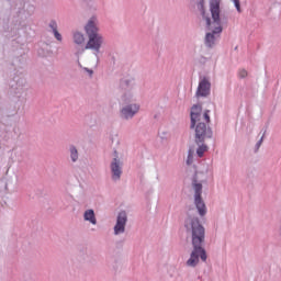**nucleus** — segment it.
<instances>
[{
	"label": "nucleus",
	"mask_w": 281,
	"mask_h": 281,
	"mask_svg": "<svg viewBox=\"0 0 281 281\" xmlns=\"http://www.w3.org/2000/svg\"><path fill=\"white\" fill-rule=\"evenodd\" d=\"M70 157L72 161H78V149L76 147H70Z\"/></svg>",
	"instance_id": "15"
},
{
	"label": "nucleus",
	"mask_w": 281,
	"mask_h": 281,
	"mask_svg": "<svg viewBox=\"0 0 281 281\" xmlns=\"http://www.w3.org/2000/svg\"><path fill=\"white\" fill-rule=\"evenodd\" d=\"M74 41L77 45H82L85 43V35L77 32L74 34Z\"/></svg>",
	"instance_id": "13"
},
{
	"label": "nucleus",
	"mask_w": 281,
	"mask_h": 281,
	"mask_svg": "<svg viewBox=\"0 0 281 281\" xmlns=\"http://www.w3.org/2000/svg\"><path fill=\"white\" fill-rule=\"evenodd\" d=\"M262 144V137L261 139L257 143V148H260V145Z\"/></svg>",
	"instance_id": "20"
},
{
	"label": "nucleus",
	"mask_w": 281,
	"mask_h": 281,
	"mask_svg": "<svg viewBox=\"0 0 281 281\" xmlns=\"http://www.w3.org/2000/svg\"><path fill=\"white\" fill-rule=\"evenodd\" d=\"M86 34H88V36H98V35H100L98 33V26L95 24L94 18L90 19L88 24L86 25Z\"/></svg>",
	"instance_id": "10"
},
{
	"label": "nucleus",
	"mask_w": 281,
	"mask_h": 281,
	"mask_svg": "<svg viewBox=\"0 0 281 281\" xmlns=\"http://www.w3.org/2000/svg\"><path fill=\"white\" fill-rule=\"evenodd\" d=\"M238 76L239 78H247V70L245 69L239 70Z\"/></svg>",
	"instance_id": "19"
},
{
	"label": "nucleus",
	"mask_w": 281,
	"mask_h": 281,
	"mask_svg": "<svg viewBox=\"0 0 281 281\" xmlns=\"http://www.w3.org/2000/svg\"><path fill=\"white\" fill-rule=\"evenodd\" d=\"M85 221H89L92 225H95L98 221L95 220V213L93 210H87L83 214Z\"/></svg>",
	"instance_id": "11"
},
{
	"label": "nucleus",
	"mask_w": 281,
	"mask_h": 281,
	"mask_svg": "<svg viewBox=\"0 0 281 281\" xmlns=\"http://www.w3.org/2000/svg\"><path fill=\"white\" fill-rule=\"evenodd\" d=\"M88 43L86 45V49H93L94 52H100V47L104 43V38L102 35H90L88 36Z\"/></svg>",
	"instance_id": "5"
},
{
	"label": "nucleus",
	"mask_w": 281,
	"mask_h": 281,
	"mask_svg": "<svg viewBox=\"0 0 281 281\" xmlns=\"http://www.w3.org/2000/svg\"><path fill=\"white\" fill-rule=\"evenodd\" d=\"M212 89V83H210L209 78H203L198 86L196 95L198 98H207L210 95V90Z\"/></svg>",
	"instance_id": "6"
},
{
	"label": "nucleus",
	"mask_w": 281,
	"mask_h": 281,
	"mask_svg": "<svg viewBox=\"0 0 281 281\" xmlns=\"http://www.w3.org/2000/svg\"><path fill=\"white\" fill-rule=\"evenodd\" d=\"M187 232H191L193 250L189 260L188 267H196L199 265V257L203 262L207 260L205 249H203V243L205 240V228L199 222V218L189 217L186 221Z\"/></svg>",
	"instance_id": "1"
},
{
	"label": "nucleus",
	"mask_w": 281,
	"mask_h": 281,
	"mask_svg": "<svg viewBox=\"0 0 281 281\" xmlns=\"http://www.w3.org/2000/svg\"><path fill=\"white\" fill-rule=\"evenodd\" d=\"M194 151H192V149L189 150V155H188V159H187V164L188 166H190V164H192V155H193Z\"/></svg>",
	"instance_id": "18"
},
{
	"label": "nucleus",
	"mask_w": 281,
	"mask_h": 281,
	"mask_svg": "<svg viewBox=\"0 0 281 281\" xmlns=\"http://www.w3.org/2000/svg\"><path fill=\"white\" fill-rule=\"evenodd\" d=\"M88 72L90 74V76L93 74V70H88Z\"/></svg>",
	"instance_id": "21"
},
{
	"label": "nucleus",
	"mask_w": 281,
	"mask_h": 281,
	"mask_svg": "<svg viewBox=\"0 0 281 281\" xmlns=\"http://www.w3.org/2000/svg\"><path fill=\"white\" fill-rule=\"evenodd\" d=\"M201 111H203L201 105H193L191 108V128L195 126L196 144H203L205 139L212 137V130L206 125L210 124V111L206 110L203 115H201ZM196 122H200V124L196 125Z\"/></svg>",
	"instance_id": "2"
},
{
	"label": "nucleus",
	"mask_w": 281,
	"mask_h": 281,
	"mask_svg": "<svg viewBox=\"0 0 281 281\" xmlns=\"http://www.w3.org/2000/svg\"><path fill=\"white\" fill-rule=\"evenodd\" d=\"M126 212L119 213L116 225L114 226V234L117 236V234H124V231L126 229Z\"/></svg>",
	"instance_id": "7"
},
{
	"label": "nucleus",
	"mask_w": 281,
	"mask_h": 281,
	"mask_svg": "<svg viewBox=\"0 0 281 281\" xmlns=\"http://www.w3.org/2000/svg\"><path fill=\"white\" fill-rule=\"evenodd\" d=\"M210 10L213 22L210 18H205V21L206 26L212 31V33L206 34L205 45H207V47H213L216 41V35L214 34H221V32H223V26H221V0H210Z\"/></svg>",
	"instance_id": "3"
},
{
	"label": "nucleus",
	"mask_w": 281,
	"mask_h": 281,
	"mask_svg": "<svg viewBox=\"0 0 281 281\" xmlns=\"http://www.w3.org/2000/svg\"><path fill=\"white\" fill-rule=\"evenodd\" d=\"M137 111H139V105L137 104L126 105L121 110V115L125 120H130V117H133L135 113H137Z\"/></svg>",
	"instance_id": "9"
},
{
	"label": "nucleus",
	"mask_w": 281,
	"mask_h": 281,
	"mask_svg": "<svg viewBox=\"0 0 281 281\" xmlns=\"http://www.w3.org/2000/svg\"><path fill=\"white\" fill-rule=\"evenodd\" d=\"M205 153H207V146H205V145H201V146L196 149V155H198V157H203V155H205Z\"/></svg>",
	"instance_id": "14"
},
{
	"label": "nucleus",
	"mask_w": 281,
	"mask_h": 281,
	"mask_svg": "<svg viewBox=\"0 0 281 281\" xmlns=\"http://www.w3.org/2000/svg\"><path fill=\"white\" fill-rule=\"evenodd\" d=\"M49 27L53 30L54 36L57 41L61 42L63 41V35L58 33V24L56 21H52L49 23Z\"/></svg>",
	"instance_id": "12"
},
{
	"label": "nucleus",
	"mask_w": 281,
	"mask_h": 281,
	"mask_svg": "<svg viewBox=\"0 0 281 281\" xmlns=\"http://www.w3.org/2000/svg\"><path fill=\"white\" fill-rule=\"evenodd\" d=\"M198 9L201 11L202 16H205V0H201L198 3Z\"/></svg>",
	"instance_id": "16"
},
{
	"label": "nucleus",
	"mask_w": 281,
	"mask_h": 281,
	"mask_svg": "<svg viewBox=\"0 0 281 281\" xmlns=\"http://www.w3.org/2000/svg\"><path fill=\"white\" fill-rule=\"evenodd\" d=\"M233 3L235 4L237 12H243V10L240 9V0H233Z\"/></svg>",
	"instance_id": "17"
},
{
	"label": "nucleus",
	"mask_w": 281,
	"mask_h": 281,
	"mask_svg": "<svg viewBox=\"0 0 281 281\" xmlns=\"http://www.w3.org/2000/svg\"><path fill=\"white\" fill-rule=\"evenodd\" d=\"M111 172H112V179L114 181H120V177H122V165L120 162V159L114 158L111 162Z\"/></svg>",
	"instance_id": "8"
},
{
	"label": "nucleus",
	"mask_w": 281,
	"mask_h": 281,
	"mask_svg": "<svg viewBox=\"0 0 281 281\" xmlns=\"http://www.w3.org/2000/svg\"><path fill=\"white\" fill-rule=\"evenodd\" d=\"M194 203L200 216H205L207 214V207L205 206V202L201 199V193L203 192V186L201 183H194Z\"/></svg>",
	"instance_id": "4"
}]
</instances>
